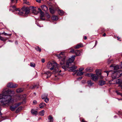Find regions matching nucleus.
<instances>
[{
	"label": "nucleus",
	"mask_w": 122,
	"mask_h": 122,
	"mask_svg": "<svg viewBox=\"0 0 122 122\" xmlns=\"http://www.w3.org/2000/svg\"><path fill=\"white\" fill-rule=\"evenodd\" d=\"M22 9L23 10L24 13L25 14H27L29 13V11L28 9L26 7H23L22 8Z\"/></svg>",
	"instance_id": "obj_9"
},
{
	"label": "nucleus",
	"mask_w": 122,
	"mask_h": 122,
	"mask_svg": "<svg viewBox=\"0 0 122 122\" xmlns=\"http://www.w3.org/2000/svg\"><path fill=\"white\" fill-rule=\"evenodd\" d=\"M2 114L0 112V115H1Z\"/></svg>",
	"instance_id": "obj_62"
},
{
	"label": "nucleus",
	"mask_w": 122,
	"mask_h": 122,
	"mask_svg": "<svg viewBox=\"0 0 122 122\" xmlns=\"http://www.w3.org/2000/svg\"><path fill=\"white\" fill-rule=\"evenodd\" d=\"M112 60H108V61L107 63L108 64H109L112 63Z\"/></svg>",
	"instance_id": "obj_43"
},
{
	"label": "nucleus",
	"mask_w": 122,
	"mask_h": 122,
	"mask_svg": "<svg viewBox=\"0 0 122 122\" xmlns=\"http://www.w3.org/2000/svg\"><path fill=\"white\" fill-rule=\"evenodd\" d=\"M46 96L47 97V95L45 94H44L43 95L41 96L42 99H44L45 98H46Z\"/></svg>",
	"instance_id": "obj_40"
},
{
	"label": "nucleus",
	"mask_w": 122,
	"mask_h": 122,
	"mask_svg": "<svg viewBox=\"0 0 122 122\" xmlns=\"http://www.w3.org/2000/svg\"><path fill=\"white\" fill-rule=\"evenodd\" d=\"M36 7H34L33 8V10L32 12L33 13H34L36 15H37L38 13V12L36 10Z\"/></svg>",
	"instance_id": "obj_19"
},
{
	"label": "nucleus",
	"mask_w": 122,
	"mask_h": 122,
	"mask_svg": "<svg viewBox=\"0 0 122 122\" xmlns=\"http://www.w3.org/2000/svg\"><path fill=\"white\" fill-rule=\"evenodd\" d=\"M46 105V104L45 103H42L39 105V107L41 108H43L44 106Z\"/></svg>",
	"instance_id": "obj_24"
},
{
	"label": "nucleus",
	"mask_w": 122,
	"mask_h": 122,
	"mask_svg": "<svg viewBox=\"0 0 122 122\" xmlns=\"http://www.w3.org/2000/svg\"><path fill=\"white\" fill-rule=\"evenodd\" d=\"M22 97V96L18 95L16 97V98L17 99V100H20V98Z\"/></svg>",
	"instance_id": "obj_36"
},
{
	"label": "nucleus",
	"mask_w": 122,
	"mask_h": 122,
	"mask_svg": "<svg viewBox=\"0 0 122 122\" xmlns=\"http://www.w3.org/2000/svg\"><path fill=\"white\" fill-rule=\"evenodd\" d=\"M0 40H1L3 41H5L6 40V39H4L3 37L0 36Z\"/></svg>",
	"instance_id": "obj_38"
},
{
	"label": "nucleus",
	"mask_w": 122,
	"mask_h": 122,
	"mask_svg": "<svg viewBox=\"0 0 122 122\" xmlns=\"http://www.w3.org/2000/svg\"><path fill=\"white\" fill-rule=\"evenodd\" d=\"M102 35L104 36H106V34L105 33H104Z\"/></svg>",
	"instance_id": "obj_56"
},
{
	"label": "nucleus",
	"mask_w": 122,
	"mask_h": 122,
	"mask_svg": "<svg viewBox=\"0 0 122 122\" xmlns=\"http://www.w3.org/2000/svg\"><path fill=\"white\" fill-rule=\"evenodd\" d=\"M87 83L88 85L89 86H91L93 84V83L90 80H88L87 82Z\"/></svg>",
	"instance_id": "obj_28"
},
{
	"label": "nucleus",
	"mask_w": 122,
	"mask_h": 122,
	"mask_svg": "<svg viewBox=\"0 0 122 122\" xmlns=\"http://www.w3.org/2000/svg\"><path fill=\"white\" fill-rule=\"evenodd\" d=\"M46 98H45V101L47 103L49 102V99L47 97V96H46Z\"/></svg>",
	"instance_id": "obj_37"
},
{
	"label": "nucleus",
	"mask_w": 122,
	"mask_h": 122,
	"mask_svg": "<svg viewBox=\"0 0 122 122\" xmlns=\"http://www.w3.org/2000/svg\"><path fill=\"white\" fill-rule=\"evenodd\" d=\"M44 110H42L39 112V114L41 116H43L44 115Z\"/></svg>",
	"instance_id": "obj_27"
},
{
	"label": "nucleus",
	"mask_w": 122,
	"mask_h": 122,
	"mask_svg": "<svg viewBox=\"0 0 122 122\" xmlns=\"http://www.w3.org/2000/svg\"><path fill=\"white\" fill-rule=\"evenodd\" d=\"M116 92L117 93V94L118 95H120L121 96H122V94L121 93H120L119 92H118L117 91H116Z\"/></svg>",
	"instance_id": "obj_45"
},
{
	"label": "nucleus",
	"mask_w": 122,
	"mask_h": 122,
	"mask_svg": "<svg viewBox=\"0 0 122 122\" xmlns=\"http://www.w3.org/2000/svg\"><path fill=\"white\" fill-rule=\"evenodd\" d=\"M82 122H87L84 119H83L82 120Z\"/></svg>",
	"instance_id": "obj_54"
},
{
	"label": "nucleus",
	"mask_w": 122,
	"mask_h": 122,
	"mask_svg": "<svg viewBox=\"0 0 122 122\" xmlns=\"http://www.w3.org/2000/svg\"><path fill=\"white\" fill-rule=\"evenodd\" d=\"M96 75L98 76L101 74V70L100 69H97L96 70Z\"/></svg>",
	"instance_id": "obj_13"
},
{
	"label": "nucleus",
	"mask_w": 122,
	"mask_h": 122,
	"mask_svg": "<svg viewBox=\"0 0 122 122\" xmlns=\"http://www.w3.org/2000/svg\"><path fill=\"white\" fill-rule=\"evenodd\" d=\"M50 12L52 14H53L54 13L55 11L53 9L51 8H50Z\"/></svg>",
	"instance_id": "obj_33"
},
{
	"label": "nucleus",
	"mask_w": 122,
	"mask_h": 122,
	"mask_svg": "<svg viewBox=\"0 0 122 122\" xmlns=\"http://www.w3.org/2000/svg\"><path fill=\"white\" fill-rule=\"evenodd\" d=\"M58 12L59 14L61 15H63L64 13V12L63 10H58Z\"/></svg>",
	"instance_id": "obj_16"
},
{
	"label": "nucleus",
	"mask_w": 122,
	"mask_h": 122,
	"mask_svg": "<svg viewBox=\"0 0 122 122\" xmlns=\"http://www.w3.org/2000/svg\"><path fill=\"white\" fill-rule=\"evenodd\" d=\"M117 38H118V40H119V39H120V38H119L118 37H117Z\"/></svg>",
	"instance_id": "obj_61"
},
{
	"label": "nucleus",
	"mask_w": 122,
	"mask_h": 122,
	"mask_svg": "<svg viewBox=\"0 0 122 122\" xmlns=\"http://www.w3.org/2000/svg\"><path fill=\"white\" fill-rule=\"evenodd\" d=\"M23 1L24 3L25 4L29 5H30L29 2L28 1H27L26 0H23Z\"/></svg>",
	"instance_id": "obj_34"
},
{
	"label": "nucleus",
	"mask_w": 122,
	"mask_h": 122,
	"mask_svg": "<svg viewBox=\"0 0 122 122\" xmlns=\"http://www.w3.org/2000/svg\"><path fill=\"white\" fill-rule=\"evenodd\" d=\"M58 70H59V68L58 67ZM61 70H60L59 71V70L58 72H55V73H56L58 72H61Z\"/></svg>",
	"instance_id": "obj_58"
},
{
	"label": "nucleus",
	"mask_w": 122,
	"mask_h": 122,
	"mask_svg": "<svg viewBox=\"0 0 122 122\" xmlns=\"http://www.w3.org/2000/svg\"><path fill=\"white\" fill-rule=\"evenodd\" d=\"M7 87L11 88H15L17 87L18 85L16 84H13L11 82L8 83L7 85Z\"/></svg>",
	"instance_id": "obj_7"
},
{
	"label": "nucleus",
	"mask_w": 122,
	"mask_h": 122,
	"mask_svg": "<svg viewBox=\"0 0 122 122\" xmlns=\"http://www.w3.org/2000/svg\"><path fill=\"white\" fill-rule=\"evenodd\" d=\"M41 61L42 63H44L45 62V60L44 59H41Z\"/></svg>",
	"instance_id": "obj_49"
},
{
	"label": "nucleus",
	"mask_w": 122,
	"mask_h": 122,
	"mask_svg": "<svg viewBox=\"0 0 122 122\" xmlns=\"http://www.w3.org/2000/svg\"><path fill=\"white\" fill-rule=\"evenodd\" d=\"M92 74L88 73L86 74L85 75L86 76L91 77L92 75Z\"/></svg>",
	"instance_id": "obj_39"
},
{
	"label": "nucleus",
	"mask_w": 122,
	"mask_h": 122,
	"mask_svg": "<svg viewBox=\"0 0 122 122\" xmlns=\"http://www.w3.org/2000/svg\"><path fill=\"white\" fill-rule=\"evenodd\" d=\"M82 77H79V78H77V79L78 80H81L82 79Z\"/></svg>",
	"instance_id": "obj_53"
},
{
	"label": "nucleus",
	"mask_w": 122,
	"mask_h": 122,
	"mask_svg": "<svg viewBox=\"0 0 122 122\" xmlns=\"http://www.w3.org/2000/svg\"><path fill=\"white\" fill-rule=\"evenodd\" d=\"M38 10L40 12H41V13H42V11L41 10V9L40 8H38Z\"/></svg>",
	"instance_id": "obj_50"
},
{
	"label": "nucleus",
	"mask_w": 122,
	"mask_h": 122,
	"mask_svg": "<svg viewBox=\"0 0 122 122\" xmlns=\"http://www.w3.org/2000/svg\"><path fill=\"white\" fill-rule=\"evenodd\" d=\"M76 55L77 56H79L80 55L81 52L79 50H77L75 51Z\"/></svg>",
	"instance_id": "obj_22"
},
{
	"label": "nucleus",
	"mask_w": 122,
	"mask_h": 122,
	"mask_svg": "<svg viewBox=\"0 0 122 122\" xmlns=\"http://www.w3.org/2000/svg\"><path fill=\"white\" fill-rule=\"evenodd\" d=\"M41 7L42 9L44 11H47L48 10V8L47 7L46 5H41Z\"/></svg>",
	"instance_id": "obj_11"
},
{
	"label": "nucleus",
	"mask_w": 122,
	"mask_h": 122,
	"mask_svg": "<svg viewBox=\"0 0 122 122\" xmlns=\"http://www.w3.org/2000/svg\"><path fill=\"white\" fill-rule=\"evenodd\" d=\"M65 52H61L59 55H57L56 56L60 61L61 65H63L65 64V62L66 56H65Z\"/></svg>",
	"instance_id": "obj_4"
},
{
	"label": "nucleus",
	"mask_w": 122,
	"mask_h": 122,
	"mask_svg": "<svg viewBox=\"0 0 122 122\" xmlns=\"http://www.w3.org/2000/svg\"><path fill=\"white\" fill-rule=\"evenodd\" d=\"M22 107H19L16 110V112H17L21 110L22 109Z\"/></svg>",
	"instance_id": "obj_32"
},
{
	"label": "nucleus",
	"mask_w": 122,
	"mask_h": 122,
	"mask_svg": "<svg viewBox=\"0 0 122 122\" xmlns=\"http://www.w3.org/2000/svg\"><path fill=\"white\" fill-rule=\"evenodd\" d=\"M99 85L100 86H103L106 84V82L104 80H100L99 82Z\"/></svg>",
	"instance_id": "obj_12"
},
{
	"label": "nucleus",
	"mask_w": 122,
	"mask_h": 122,
	"mask_svg": "<svg viewBox=\"0 0 122 122\" xmlns=\"http://www.w3.org/2000/svg\"><path fill=\"white\" fill-rule=\"evenodd\" d=\"M48 119L49 120V122H52L53 120V117L50 115L48 116Z\"/></svg>",
	"instance_id": "obj_15"
},
{
	"label": "nucleus",
	"mask_w": 122,
	"mask_h": 122,
	"mask_svg": "<svg viewBox=\"0 0 122 122\" xmlns=\"http://www.w3.org/2000/svg\"><path fill=\"white\" fill-rule=\"evenodd\" d=\"M15 101H16L17 100H15Z\"/></svg>",
	"instance_id": "obj_63"
},
{
	"label": "nucleus",
	"mask_w": 122,
	"mask_h": 122,
	"mask_svg": "<svg viewBox=\"0 0 122 122\" xmlns=\"http://www.w3.org/2000/svg\"><path fill=\"white\" fill-rule=\"evenodd\" d=\"M86 70L87 72H91L93 71V69L91 67L87 68L86 69Z\"/></svg>",
	"instance_id": "obj_21"
},
{
	"label": "nucleus",
	"mask_w": 122,
	"mask_h": 122,
	"mask_svg": "<svg viewBox=\"0 0 122 122\" xmlns=\"http://www.w3.org/2000/svg\"><path fill=\"white\" fill-rule=\"evenodd\" d=\"M46 66L49 69L51 70H54V71L56 72L59 71L57 64L56 63H53L49 62L48 63Z\"/></svg>",
	"instance_id": "obj_3"
},
{
	"label": "nucleus",
	"mask_w": 122,
	"mask_h": 122,
	"mask_svg": "<svg viewBox=\"0 0 122 122\" xmlns=\"http://www.w3.org/2000/svg\"><path fill=\"white\" fill-rule=\"evenodd\" d=\"M98 76L96 74H92V75L91 79L93 81H96L98 80Z\"/></svg>",
	"instance_id": "obj_8"
},
{
	"label": "nucleus",
	"mask_w": 122,
	"mask_h": 122,
	"mask_svg": "<svg viewBox=\"0 0 122 122\" xmlns=\"http://www.w3.org/2000/svg\"><path fill=\"white\" fill-rule=\"evenodd\" d=\"M52 19L54 21L57 20L58 19V18L57 16H53L51 17Z\"/></svg>",
	"instance_id": "obj_20"
},
{
	"label": "nucleus",
	"mask_w": 122,
	"mask_h": 122,
	"mask_svg": "<svg viewBox=\"0 0 122 122\" xmlns=\"http://www.w3.org/2000/svg\"><path fill=\"white\" fill-rule=\"evenodd\" d=\"M46 15L47 16V17L48 18H49L50 17V15H49L48 14H46Z\"/></svg>",
	"instance_id": "obj_55"
},
{
	"label": "nucleus",
	"mask_w": 122,
	"mask_h": 122,
	"mask_svg": "<svg viewBox=\"0 0 122 122\" xmlns=\"http://www.w3.org/2000/svg\"><path fill=\"white\" fill-rule=\"evenodd\" d=\"M36 85H35L34 86H31L30 87V89H33L35 88L36 87Z\"/></svg>",
	"instance_id": "obj_42"
},
{
	"label": "nucleus",
	"mask_w": 122,
	"mask_h": 122,
	"mask_svg": "<svg viewBox=\"0 0 122 122\" xmlns=\"http://www.w3.org/2000/svg\"><path fill=\"white\" fill-rule=\"evenodd\" d=\"M23 91V89L22 88H19L16 90V92L18 93H20L22 92Z\"/></svg>",
	"instance_id": "obj_23"
},
{
	"label": "nucleus",
	"mask_w": 122,
	"mask_h": 122,
	"mask_svg": "<svg viewBox=\"0 0 122 122\" xmlns=\"http://www.w3.org/2000/svg\"><path fill=\"white\" fill-rule=\"evenodd\" d=\"M4 34L5 35H7V33H4Z\"/></svg>",
	"instance_id": "obj_60"
},
{
	"label": "nucleus",
	"mask_w": 122,
	"mask_h": 122,
	"mask_svg": "<svg viewBox=\"0 0 122 122\" xmlns=\"http://www.w3.org/2000/svg\"><path fill=\"white\" fill-rule=\"evenodd\" d=\"M70 52H72V53H75L74 50V49H72L71 51H70Z\"/></svg>",
	"instance_id": "obj_47"
},
{
	"label": "nucleus",
	"mask_w": 122,
	"mask_h": 122,
	"mask_svg": "<svg viewBox=\"0 0 122 122\" xmlns=\"http://www.w3.org/2000/svg\"><path fill=\"white\" fill-rule=\"evenodd\" d=\"M36 1L38 3H41V0H36Z\"/></svg>",
	"instance_id": "obj_51"
},
{
	"label": "nucleus",
	"mask_w": 122,
	"mask_h": 122,
	"mask_svg": "<svg viewBox=\"0 0 122 122\" xmlns=\"http://www.w3.org/2000/svg\"><path fill=\"white\" fill-rule=\"evenodd\" d=\"M99 77L100 78V79H102L103 77L101 75H99Z\"/></svg>",
	"instance_id": "obj_48"
},
{
	"label": "nucleus",
	"mask_w": 122,
	"mask_h": 122,
	"mask_svg": "<svg viewBox=\"0 0 122 122\" xmlns=\"http://www.w3.org/2000/svg\"><path fill=\"white\" fill-rule=\"evenodd\" d=\"M14 93V91L8 90L7 88L4 89L2 93L0 94V105H9L13 103L14 100L11 98V96L8 94Z\"/></svg>",
	"instance_id": "obj_1"
},
{
	"label": "nucleus",
	"mask_w": 122,
	"mask_h": 122,
	"mask_svg": "<svg viewBox=\"0 0 122 122\" xmlns=\"http://www.w3.org/2000/svg\"><path fill=\"white\" fill-rule=\"evenodd\" d=\"M18 14L20 15H21L23 14L24 13V12L23 11V10L22 9V8L21 10H18Z\"/></svg>",
	"instance_id": "obj_26"
},
{
	"label": "nucleus",
	"mask_w": 122,
	"mask_h": 122,
	"mask_svg": "<svg viewBox=\"0 0 122 122\" xmlns=\"http://www.w3.org/2000/svg\"><path fill=\"white\" fill-rule=\"evenodd\" d=\"M84 69L83 68H80L79 69V71H82Z\"/></svg>",
	"instance_id": "obj_44"
},
{
	"label": "nucleus",
	"mask_w": 122,
	"mask_h": 122,
	"mask_svg": "<svg viewBox=\"0 0 122 122\" xmlns=\"http://www.w3.org/2000/svg\"><path fill=\"white\" fill-rule=\"evenodd\" d=\"M84 39L85 40H86L87 39V37L86 36H85L84 37Z\"/></svg>",
	"instance_id": "obj_57"
},
{
	"label": "nucleus",
	"mask_w": 122,
	"mask_h": 122,
	"mask_svg": "<svg viewBox=\"0 0 122 122\" xmlns=\"http://www.w3.org/2000/svg\"><path fill=\"white\" fill-rule=\"evenodd\" d=\"M75 57V56H72L71 58H69L67 61L66 63V65L68 66L71 65V63L74 61Z\"/></svg>",
	"instance_id": "obj_5"
},
{
	"label": "nucleus",
	"mask_w": 122,
	"mask_h": 122,
	"mask_svg": "<svg viewBox=\"0 0 122 122\" xmlns=\"http://www.w3.org/2000/svg\"><path fill=\"white\" fill-rule=\"evenodd\" d=\"M83 72L79 71V72H77V75L78 76H81L83 75Z\"/></svg>",
	"instance_id": "obj_25"
},
{
	"label": "nucleus",
	"mask_w": 122,
	"mask_h": 122,
	"mask_svg": "<svg viewBox=\"0 0 122 122\" xmlns=\"http://www.w3.org/2000/svg\"><path fill=\"white\" fill-rule=\"evenodd\" d=\"M83 46V44L80 43L76 45V46L74 47V48L75 49H78L81 47H82Z\"/></svg>",
	"instance_id": "obj_10"
},
{
	"label": "nucleus",
	"mask_w": 122,
	"mask_h": 122,
	"mask_svg": "<svg viewBox=\"0 0 122 122\" xmlns=\"http://www.w3.org/2000/svg\"><path fill=\"white\" fill-rule=\"evenodd\" d=\"M16 6L15 5H14L13 6H12L11 5L10 6V10H12V9H13L14 10H15L16 11H17L18 10V9L17 8H16Z\"/></svg>",
	"instance_id": "obj_14"
},
{
	"label": "nucleus",
	"mask_w": 122,
	"mask_h": 122,
	"mask_svg": "<svg viewBox=\"0 0 122 122\" xmlns=\"http://www.w3.org/2000/svg\"><path fill=\"white\" fill-rule=\"evenodd\" d=\"M31 112L32 114L34 115H36L38 113V112L37 111L34 110L33 109L31 110Z\"/></svg>",
	"instance_id": "obj_18"
},
{
	"label": "nucleus",
	"mask_w": 122,
	"mask_h": 122,
	"mask_svg": "<svg viewBox=\"0 0 122 122\" xmlns=\"http://www.w3.org/2000/svg\"><path fill=\"white\" fill-rule=\"evenodd\" d=\"M77 68V66H72L70 67V69L72 71H73L75 69H76Z\"/></svg>",
	"instance_id": "obj_17"
},
{
	"label": "nucleus",
	"mask_w": 122,
	"mask_h": 122,
	"mask_svg": "<svg viewBox=\"0 0 122 122\" xmlns=\"http://www.w3.org/2000/svg\"><path fill=\"white\" fill-rule=\"evenodd\" d=\"M41 19L42 20H44L45 19L43 13H41Z\"/></svg>",
	"instance_id": "obj_29"
},
{
	"label": "nucleus",
	"mask_w": 122,
	"mask_h": 122,
	"mask_svg": "<svg viewBox=\"0 0 122 122\" xmlns=\"http://www.w3.org/2000/svg\"><path fill=\"white\" fill-rule=\"evenodd\" d=\"M21 102H20L14 105H13L10 106V109L11 110L13 111L15 110V108L18 107L20 105Z\"/></svg>",
	"instance_id": "obj_6"
},
{
	"label": "nucleus",
	"mask_w": 122,
	"mask_h": 122,
	"mask_svg": "<svg viewBox=\"0 0 122 122\" xmlns=\"http://www.w3.org/2000/svg\"><path fill=\"white\" fill-rule=\"evenodd\" d=\"M35 49L37 51L39 52H40L41 51V48H39L38 46H37L35 48Z\"/></svg>",
	"instance_id": "obj_31"
},
{
	"label": "nucleus",
	"mask_w": 122,
	"mask_h": 122,
	"mask_svg": "<svg viewBox=\"0 0 122 122\" xmlns=\"http://www.w3.org/2000/svg\"><path fill=\"white\" fill-rule=\"evenodd\" d=\"M119 86H120L121 87V89H122V83L120 84Z\"/></svg>",
	"instance_id": "obj_52"
},
{
	"label": "nucleus",
	"mask_w": 122,
	"mask_h": 122,
	"mask_svg": "<svg viewBox=\"0 0 122 122\" xmlns=\"http://www.w3.org/2000/svg\"><path fill=\"white\" fill-rule=\"evenodd\" d=\"M34 93V94H35V95H36V93Z\"/></svg>",
	"instance_id": "obj_64"
},
{
	"label": "nucleus",
	"mask_w": 122,
	"mask_h": 122,
	"mask_svg": "<svg viewBox=\"0 0 122 122\" xmlns=\"http://www.w3.org/2000/svg\"><path fill=\"white\" fill-rule=\"evenodd\" d=\"M30 66L32 67H34L35 66V64L34 63H31L30 64Z\"/></svg>",
	"instance_id": "obj_41"
},
{
	"label": "nucleus",
	"mask_w": 122,
	"mask_h": 122,
	"mask_svg": "<svg viewBox=\"0 0 122 122\" xmlns=\"http://www.w3.org/2000/svg\"><path fill=\"white\" fill-rule=\"evenodd\" d=\"M18 0H11V4L13 3H15V4L17 3Z\"/></svg>",
	"instance_id": "obj_30"
},
{
	"label": "nucleus",
	"mask_w": 122,
	"mask_h": 122,
	"mask_svg": "<svg viewBox=\"0 0 122 122\" xmlns=\"http://www.w3.org/2000/svg\"><path fill=\"white\" fill-rule=\"evenodd\" d=\"M78 71V70H76L75 71V72L76 73V72H77Z\"/></svg>",
	"instance_id": "obj_59"
},
{
	"label": "nucleus",
	"mask_w": 122,
	"mask_h": 122,
	"mask_svg": "<svg viewBox=\"0 0 122 122\" xmlns=\"http://www.w3.org/2000/svg\"><path fill=\"white\" fill-rule=\"evenodd\" d=\"M66 65L67 66H63L62 67V68L64 69L65 70H66L67 68L69 67V66L67 65Z\"/></svg>",
	"instance_id": "obj_35"
},
{
	"label": "nucleus",
	"mask_w": 122,
	"mask_h": 122,
	"mask_svg": "<svg viewBox=\"0 0 122 122\" xmlns=\"http://www.w3.org/2000/svg\"><path fill=\"white\" fill-rule=\"evenodd\" d=\"M104 72H106L107 74V76L110 72H111L112 73V77L113 79L117 78L119 77L122 75V70H119L117 71H105Z\"/></svg>",
	"instance_id": "obj_2"
},
{
	"label": "nucleus",
	"mask_w": 122,
	"mask_h": 122,
	"mask_svg": "<svg viewBox=\"0 0 122 122\" xmlns=\"http://www.w3.org/2000/svg\"><path fill=\"white\" fill-rule=\"evenodd\" d=\"M37 101L36 100H34L33 101V103L34 104H36L37 103Z\"/></svg>",
	"instance_id": "obj_46"
}]
</instances>
